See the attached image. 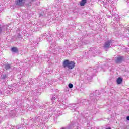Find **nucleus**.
Returning a JSON list of instances; mask_svg holds the SVG:
<instances>
[{"instance_id": "nucleus-6", "label": "nucleus", "mask_w": 129, "mask_h": 129, "mask_svg": "<svg viewBox=\"0 0 129 129\" xmlns=\"http://www.w3.org/2000/svg\"><path fill=\"white\" fill-rule=\"evenodd\" d=\"M122 60H123V57L122 56H119L115 59V62L117 64H120V63L122 62Z\"/></svg>"}, {"instance_id": "nucleus-3", "label": "nucleus", "mask_w": 129, "mask_h": 129, "mask_svg": "<svg viewBox=\"0 0 129 129\" xmlns=\"http://www.w3.org/2000/svg\"><path fill=\"white\" fill-rule=\"evenodd\" d=\"M114 43V41L112 40H107L104 44L103 48L104 49H109L110 48V45H112Z\"/></svg>"}, {"instance_id": "nucleus-1", "label": "nucleus", "mask_w": 129, "mask_h": 129, "mask_svg": "<svg viewBox=\"0 0 129 129\" xmlns=\"http://www.w3.org/2000/svg\"><path fill=\"white\" fill-rule=\"evenodd\" d=\"M62 66L64 68L67 67L69 69H73V68L75 67V62L73 61H70L69 60L66 59L63 61Z\"/></svg>"}, {"instance_id": "nucleus-17", "label": "nucleus", "mask_w": 129, "mask_h": 129, "mask_svg": "<svg viewBox=\"0 0 129 129\" xmlns=\"http://www.w3.org/2000/svg\"><path fill=\"white\" fill-rule=\"evenodd\" d=\"M55 99H56V96L52 95L51 99V101H52V102L54 101V100H55Z\"/></svg>"}, {"instance_id": "nucleus-7", "label": "nucleus", "mask_w": 129, "mask_h": 129, "mask_svg": "<svg viewBox=\"0 0 129 129\" xmlns=\"http://www.w3.org/2000/svg\"><path fill=\"white\" fill-rule=\"evenodd\" d=\"M4 68L6 70H11L12 69V64L7 63L4 64Z\"/></svg>"}, {"instance_id": "nucleus-11", "label": "nucleus", "mask_w": 129, "mask_h": 129, "mask_svg": "<svg viewBox=\"0 0 129 129\" xmlns=\"http://www.w3.org/2000/svg\"><path fill=\"white\" fill-rule=\"evenodd\" d=\"M70 109H71L72 110H75V111H77V110H78V108L75 105H72L70 107Z\"/></svg>"}, {"instance_id": "nucleus-9", "label": "nucleus", "mask_w": 129, "mask_h": 129, "mask_svg": "<svg viewBox=\"0 0 129 129\" xmlns=\"http://www.w3.org/2000/svg\"><path fill=\"white\" fill-rule=\"evenodd\" d=\"M100 94V92L98 91V90H96L95 92H94V94L91 93L90 94V96H97V95H99Z\"/></svg>"}, {"instance_id": "nucleus-8", "label": "nucleus", "mask_w": 129, "mask_h": 129, "mask_svg": "<svg viewBox=\"0 0 129 129\" xmlns=\"http://www.w3.org/2000/svg\"><path fill=\"white\" fill-rule=\"evenodd\" d=\"M43 36L44 37L46 36L45 38H46L47 41H49V42H53V38L51 36H48L46 33H44Z\"/></svg>"}, {"instance_id": "nucleus-20", "label": "nucleus", "mask_w": 129, "mask_h": 129, "mask_svg": "<svg viewBox=\"0 0 129 129\" xmlns=\"http://www.w3.org/2000/svg\"><path fill=\"white\" fill-rule=\"evenodd\" d=\"M112 8H113L112 9V13H114V11L116 10V9L114 8V7L112 6Z\"/></svg>"}, {"instance_id": "nucleus-15", "label": "nucleus", "mask_w": 129, "mask_h": 129, "mask_svg": "<svg viewBox=\"0 0 129 129\" xmlns=\"http://www.w3.org/2000/svg\"><path fill=\"white\" fill-rule=\"evenodd\" d=\"M93 71L94 72H97V71H98V65H96L94 67Z\"/></svg>"}, {"instance_id": "nucleus-13", "label": "nucleus", "mask_w": 129, "mask_h": 129, "mask_svg": "<svg viewBox=\"0 0 129 129\" xmlns=\"http://www.w3.org/2000/svg\"><path fill=\"white\" fill-rule=\"evenodd\" d=\"M12 52H13V53H18L19 52V50L18 49V48L17 47H13L11 48Z\"/></svg>"}, {"instance_id": "nucleus-10", "label": "nucleus", "mask_w": 129, "mask_h": 129, "mask_svg": "<svg viewBox=\"0 0 129 129\" xmlns=\"http://www.w3.org/2000/svg\"><path fill=\"white\" fill-rule=\"evenodd\" d=\"M84 76H85V80H87V81H89L91 80V79H92V77L88 75L85 74Z\"/></svg>"}, {"instance_id": "nucleus-14", "label": "nucleus", "mask_w": 129, "mask_h": 129, "mask_svg": "<svg viewBox=\"0 0 129 129\" xmlns=\"http://www.w3.org/2000/svg\"><path fill=\"white\" fill-rule=\"evenodd\" d=\"M116 81H117V84H120L121 82H122V79H121V78H118L117 79Z\"/></svg>"}, {"instance_id": "nucleus-4", "label": "nucleus", "mask_w": 129, "mask_h": 129, "mask_svg": "<svg viewBox=\"0 0 129 129\" xmlns=\"http://www.w3.org/2000/svg\"><path fill=\"white\" fill-rule=\"evenodd\" d=\"M26 3V0H15V4L18 7H23Z\"/></svg>"}, {"instance_id": "nucleus-21", "label": "nucleus", "mask_w": 129, "mask_h": 129, "mask_svg": "<svg viewBox=\"0 0 129 129\" xmlns=\"http://www.w3.org/2000/svg\"><path fill=\"white\" fill-rule=\"evenodd\" d=\"M108 2V3L111 4V5L113 4V3H114V2H113V1H111V0H109Z\"/></svg>"}, {"instance_id": "nucleus-19", "label": "nucleus", "mask_w": 129, "mask_h": 129, "mask_svg": "<svg viewBox=\"0 0 129 129\" xmlns=\"http://www.w3.org/2000/svg\"><path fill=\"white\" fill-rule=\"evenodd\" d=\"M53 49L52 47H50L48 50V52H49V53H50V52H52L53 51Z\"/></svg>"}, {"instance_id": "nucleus-22", "label": "nucleus", "mask_w": 129, "mask_h": 129, "mask_svg": "<svg viewBox=\"0 0 129 129\" xmlns=\"http://www.w3.org/2000/svg\"><path fill=\"white\" fill-rule=\"evenodd\" d=\"M18 38H19V39L21 38V35L20 34L18 35Z\"/></svg>"}, {"instance_id": "nucleus-24", "label": "nucleus", "mask_w": 129, "mask_h": 129, "mask_svg": "<svg viewBox=\"0 0 129 129\" xmlns=\"http://www.w3.org/2000/svg\"><path fill=\"white\" fill-rule=\"evenodd\" d=\"M107 18H108L109 19L110 18V15H107Z\"/></svg>"}, {"instance_id": "nucleus-12", "label": "nucleus", "mask_w": 129, "mask_h": 129, "mask_svg": "<svg viewBox=\"0 0 129 129\" xmlns=\"http://www.w3.org/2000/svg\"><path fill=\"white\" fill-rule=\"evenodd\" d=\"M87 3V0H82L81 2H80V5L81 7L84 6V5Z\"/></svg>"}, {"instance_id": "nucleus-2", "label": "nucleus", "mask_w": 129, "mask_h": 129, "mask_svg": "<svg viewBox=\"0 0 129 129\" xmlns=\"http://www.w3.org/2000/svg\"><path fill=\"white\" fill-rule=\"evenodd\" d=\"M95 103V96H90V98L89 99V100H83L81 102H80V104H86V105H87V104H90V103Z\"/></svg>"}, {"instance_id": "nucleus-23", "label": "nucleus", "mask_w": 129, "mask_h": 129, "mask_svg": "<svg viewBox=\"0 0 129 129\" xmlns=\"http://www.w3.org/2000/svg\"><path fill=\"white\" fill-rule=\"evenodd\" d=\"M126 119H127V120H128V121H129V116H127L126 117Z\"/></svg>"}, {"instance_id": "nucleus-5", "label": "nucleus", "mask_w": 129, "mask_h": 129, "mask_svg": "<svg viewBox=\"0 0 129 129\" xmlns=\"http://www.w3.org/2000/svg\"><path fill=\"white\" fill-rule=\"evenodd\" d=\"M8 28H9V26L7 25H3L2 27L0 25V34L4 32V31H8Z\"/></svg>"}, {"instance_id": "nucleus-25", "label": "nucleus", "mask_w": 129, "mask_h": 129, "mask_svg": "<svg viewBox=\"0 0 129 129\" xmlns=\"http://www.w3.org/2000/svg\"><path fill=\"white\" fill-rule=\"evenodd\" d=\"M106 129H111V128L109 127V128H106Z\"/></svg>"}, {"instance_id": "nucleus-16", "label": "nucleus", "mask_w": 129, "mask_h": 129, "mask_svg": "<svg viewBox=\"0 0 129 129\" xmlns=\"http://www.w3.org/2000/svg\"><path fill=\"white\" fill-rule=\"evenodd\" d=\"M8 76H9L8 74H4L2 77V79H6V78H8Z\"/></svg>"}, {"instance_id": "nucleus-18", "label": "nucleus", "mask_w": 129, "mask_h": 129, "mask_svg": "<svg viewBox=\"0 0 129 129\" xmlns=\"http://www.w3.org/2000/svg\"><path fill=\"white\" fill-rule=\"evenodd\" d=\"M68 87H69V88L71 89V88H73V84L70 83L68 85Z\"/></svg>"}, {"instance_id": "nucleus-26", "label": "nucleus", "mask_w": 129, "mask_h": 129, "mask_svg": "<svg viewBox=\"0 0 129 129\" xmlns=\"http://www.w3.org/2000/svg\"><path fill=\"white\" fill-rule=\"evenodd\" d=\"M102 2H103V0H102Z\"/></svg>"}]
</instances>
